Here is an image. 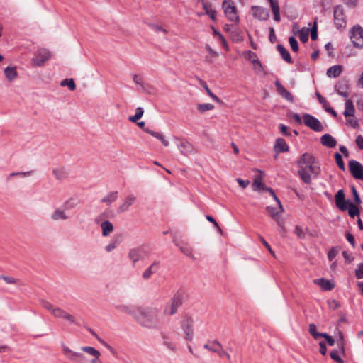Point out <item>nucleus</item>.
I'll return each instance as SVG.
<instances>
[{"mask_svg":"<svg viewBox=\"0 0 363 363\" xmlns=\"http://www.w3.org/2000/svg\"><path fill=\"white\" fill-rule=\"evenodd\" d=\"M350 38L354 47L362 48L363 47V28L359 25L354 26L350 30Z\"/></svg>","mask_w":363,"mask_h":363,"instance_id":"5","label":"nucleus"},{"mask_svg":"<svg viewBox=\"0 0 363 363\" xmlns=\"http://www.w3.org/2000/svg\"><path fill=\"white\" fill-rule=\"evenodd\" d=\"M274 150L276 152L274 157H277V155L281 152H286L289 151V146L286 141L282 138H278L274 145Z\"/></svg>","mask_w":363,"mask_h":363,"instance_id":"16","label":"nucleus"},{"mask_svg":"<svg viewBox=\"0 0 363 363\" xmlns=\"http://www.w3.org/2000/svg\"><path fill=\"white\" fill-rule=\"evenodd\" d=\"M152 86L150 84L145 83V82L141 88V91H143L145 94H152Z\"/></svg>","mask_w":363,"mask_h":363,"instance_id":"63","label":"nucleus"},{"mask_svg":"<svg viewBox=\"0 0 363 363\" xmlns=\"http://www.w3.org/2000/svg\"><path fill=\"white\" fill-rule=\"evenodd\" d=\"M334 156H335V162H336L337 166L339 167V168L341 170L344 171L345 169V164H344L342 155L340 153L336 152V153H335Z\"/></svg>","mask_w":363,"mask_h":363,"instance_id":"48","label":"nucleus"},{"mask_svg":"<svg viewBox=\"0 0 363 363\" xmlns=\"http://www.w3.org/2000/svg\"><path fill=\"white\" fill-rule=\"evenodd\" d=\"M355 276L357 279H363V263L358 265L357 269L355 270Z\"/></svg>","mask_w":363,"mask_h":363,"instance_id":"61","label":"nucleus"},{"mask_svg":"<svg viewBox=\"0 0 363 363\" xmlns=\"http://www.w3.org/2000/svg\"><path fill=\"white\" fill-rule=\"evenodd\" d=\"M295 233L298 238L303 239L305 238L306 233H305L304 230L300 226L297 225L296 227Z\"/></svg>","mask_w":363,"mask_h":363,"instance_id":"64","label":"nucleus"},{"mask_svg":"<svg viewBox=\"0 0 363 363\" xmlns=\"http://www.w3.org/2000/svg\"><path fill=\"white\" fill-rule=\"evenodd\" d=\"M346 123L348 126H350L353 128H357L359 125L357 120L354 117H347L346 119Z\"/></svg>","mask_w":363,"mask_h":363,"instance_id":"54","label":"nucleus"},{"mask_svg":"<svg viewBox=\"0 0 363 363\" xmlns=\"http://www.w3.org/2000/svg\"><path fill=\"white\" fill-rule=\"evenodd\" d=\"M278 94L286 100L291 103L294 102L293 95L285 89V87L280 83L279 80H276L274 82Z\"/></svg>","mask_w":363,"mask_h":363,"instance_id":"14","label":"nucleus"},{"mask_svg":"<svg viewBox=\"0 0 363 363\" xmlns=\"http://www.w3.org/2000/svg\"><path fill=\"white\" fill-rule=\"evenodd\" d=\"M68 218L69 216L65 213V211L64 210H62L61 208L55 209L51 215V219L55 221L60 220H65Z\"/></svg>","mask_w":363,"mask_h":363,"instance_id":"23","label":"nucleus"},{"mask_svg":"<svg viewBox=\"0 0 363 363\" xmlns=\"http://www.w3.org/2000/svg\"><path fill=\"white\" fill-rule=\"evenodd\" d=\"M183 303V296L180 293H177L174 295V296L171 299L170 304L173 308H175L177 310L182 305Z\"/></svg>","mask_w":363,"mask_h":363,"instance_id":"28","label":"nucleus"},{"mask_svg":"<svg viewBox=\"0 0 363 363\" xmlns=\"http://www.w3.org/2000/svg\"><path fill=\"white\" fill-rule=\"evenodd\" d=\"M277 50L281 55L282 58L288 63H291L292 60L289 51L281 44L277 45Z\"/></svg>","mask_w":363,"mask_h":363,"instance_id":"30","label":"nucleus"},{"mask_svg":"<svg viewBox=\"0 0 363 363\" xmlns=\"http://www.w3.org/2000/svg\"><path fill=\"white\" fill-rule=\"evenodd\" d=\"M314 282L320 285L322 289L324 291H330L335 287L334 284H333L330 280H327L323 278L315 279Z\"/></svg>","mask_w":363,"mask_h":363,"instance_id":"22","label":"nucleus"},{"mask_svg":"<svg viewBox=\"0 0 363 363\" xmlns=\"http://www.w3.org/2000/svg\"><path fill=\"white\" fill-rule=\"evenodd\" d=\"M334 23L337 28L340 29L346 26L345 16L342 6H336L333 11Z\"/></svg>","mask_w":363,"mask_h":363,"instance_id":"9","label":"nucleus"},{"mask_svg":"<svg viewBox=\"0 0 363 363\" xmlns=\"http://www.w3.org/2000/svg\"><path fill=\"white\" fill-rule=\"evenodd\" d=\"M321 143L328 147H333L336 145L337 142L335 138H320Z\"/></svg>","mask_w":363,"mask_h":363,"instance_id":"39","label":"nucleus"},{"mask_svg":"<svg viewBox=\"0 0 363 363\" xmlns=\"http://www.w3.org/2000/svg\"><path fill=\"white\" fill-rule=\"evenodd\" d=\"M354 107L351 99H347L345 101V109L344 111V116L347 117H352L354 113Z\"/></svg>","mask_w":363,"mask_h":363,"instance_id":"27","label":"nucleus"},{"mask_svg":"<svg viewBox=\"0 0 363 363\" xmlns=\"http://www.w3.org/2000/svg\"><path fill=\"white\" fill-rule=\"evenodd\" d=\"M101 228L102 229V235L104 236L109 235L110 233L113 230V225L108 220L102 222L101 224Z\"/></svg>","mask_w":363,"mask_h":363,"instance_id":"31","label":"nucleus"},{"mask_svg":"<svg viewBox=\"0 0 363 363\" xmlns=\"http://www.w3.org/2000/svg\"><path fill=\"white\" fill-rule=\"evenodd\" d=\"M314 157L308 153H303L297 161L299 167L308 168L311 174L317 176L319 174L320 170L319 167L314 165Z\"/></svg>","mask_w":363,"mask_h":363,"instance_id":"2","label":"nucleus"},{"mask_svg":"<svg viewBox=\"0 0 363 363\" xmlns=\"http://www.w3.org/2000/svg\"><path fill=\"white\" fill-rule=\"evenodd\" d=\"M352 195L354 196V200L355 203L357 205H359L362 203V201H361V199L358 194V192H357L356 188L354 186L352 187Z\"/></svg>","mask_w":363,"mask_h":363,"instance_id":"60","label":"nucleus"},{"mask_svg":"<svg viewBox=\"0 0 363 363\" xmlns=\"http://www.w3.org/2000/svg\"><path fill=\"white\" fill-rule=\"evenodd\" d=\"M88 331L95 337L96 340L102 344L104 347H106L110 351H113V347L110 346L106 342L102 340L95 332L94 330L91 328H88Z\"/></svg>","mask_w":363,"mask_h":363,"instance_id":"38","label":"nucleus"},{"mask_svg":"<svg viewBox=\"0 0 363 363\" xmlns=\"http://www.w3.org/2000/svg\"><path fill=\"white\" fill-rule=\"evenodd\" d=\"M298 33L300 40L303 43H306L308 40L309 29L302 28Z\"/></svg>","mask_w":363,"mask_h":363,"instance_id":"46","label":"nucleus"},{"mask_svg":"<svg viewBox=\"0 0 363 363\" xmlns=\"http://www.w3.org/2000/svg\"><path fill=\"white\" fill-rule=\"evenodd\" d=\"M160 262L154 261L151 265L143 273L142 277L145 280H148L151 278L152 275L155 274L160 269Z\"/></svg>","mask_w":363,"mask_h":363,"instance_id":"17","label":"nucleus"},{"mask_svg":"<svg viewBox=\"0 0 363 363\" xmlns=\"http://www.w3.org/2000/svg\"><path fill=\"white\" fill-rule=\"evenodd\" d=\"M160 310L154 306H137L134 320L142 327L157 329L160 325Z\"/></svg>","mask_w":363,"mask_h":363,"instance_id":"1","label":"nucleus"},{"mask_svg":"<svg viewBox=\"0 0 363 363\" xmlns=\"http://www.w3.org/2000/svg\"><path fill=\"white\" fill-rule=\"evenodd\" d=\"M146 257V251L142 247L131 249L128 252V257L133 262V265L139 260L144 259Z\"/></svg>","mask_w":363,"mask_h":363,"instance_id":"12","label":"nucleus"},{"mask_svg":"<svg viewBox=\"0 0 363 363\" xmlns=\"http://www.w3.org/2000/svg\"><path fill=\"white\" fill-rule=\"evenodd\" d=\"M170 139L172 143L177 144L182 154L187 155L194 152L193 145L186 138H170Z\"/></svg>","mask_w":363,"mask_h":363,"instance_id":"6","label":"nucleus"},{"mask_svg":"<svg viewBox=\"0 0 363 363\" xmlns=\"http://www.w3.org/2000/svg\"><path fill=\"white\" fill-rule=\"evenodd\" d=\"M0 279H3L8 284H22L20 279L10 276L1 275L0 276Z\"/></svg>","mask_w":363,"mask_h":363,"instance_id":"37","label":"nucleus"},{"mask_svg":"<svg viewBox=\"0 0 363 363\" xmlns=\"http://www.w3.org/2000/svg\"><path fill=\"white\" fill-rule=\"evenodd\" d=\"M335 202L336 206L341 211L347 210V205L351 202L349 199H345V192L340 189L335 195Z\"/></svg>","mask_w":363,"mask_h":363,"instance_id":"10","label":"nucleus"},{"mask_svg":"<svg viewBox=\"0 0 363 363\" xmlns=\"http://www.w3.org/2000/svg\"><path fill=\"white\" fill-rule=\"evenodd\" d=\"M347 206L348 214L351 218H354L356 216L359 215V210L355 204L350 202Z\"/></svg>","mask_w":363,"mask_h":363,"instance_id":"35","label":"nucleus"},{"mask_svg":"<svg viewBox=\"0 0 363 363\" xmlns=\"http://www.w3.org/2000/svg\"><path fill=\"white\" fill-rule=\"evenodd\" d=\"M300 169L298 171V174L300 177L301 179L306 184H311V178L308 173V168L299 167Z\"/></svg>","mask_w":363,"mask_h":363,"instance_id":"26","label":"nucleus"},{"mask_svg":"<svg viewBox=\"0 0 363 363\" xmlns=\"http://www.w3.org/2000/svg\"><path fill=\"white\" fill-rule=\"evenodd\" d=\"M5 77L9 83L13 82L18 77V72L14 66H9L4 69Z\"/></svg>","mask_w":363,"mask_h":363,"instance_id":"20","label":"nucleus"},{"mask_svg":"<svg viewBox=\"0 0 363 363\" xmlns=\"http://www.w3.org/2000/svg\"><path fill=\"white\" fill-rule=\"evenodd\" d=\"M252 11L253 16L260 21H265L269 16V11L261 6H252Z\"/></svg>","mask_w":363,"mask_h":363,"instance_id":"13","label":"nucleus"},{"mask_svg":"<svg viewBox=\"0 0 363 363\" xmlns=\"http://www.w3.org/2000/svg\"><path fill=\"white\" fill-rule=\"evenodd\" d=\"M221 344L217 341L213 340L212 342H209L208 343H206L204 345L203 347L209 351L218 353L219 349L221 347Z\"/></svg>","mask_w":363,"mask_h":363,"instance_id":"29","label":"nucleus"},{"mask_svg":"<svg viewBox=\"0 0 363 363\" xmlns=\"http://www.w3.org/2000/svg\"><path fill=\"white\" fill-rule=\"evenodd\" d=\"M180 325L185 334V340L192 341L194 337V320L193 318L185 314L180 321Z\"/></svg>","mask_w":363,"mask_h":363,"instance_id":"3","label":"nucleus"},{"mask_svg":"<svg viewBox=\"0 0 363 363\" xmlns=\"http://www.w3.org/2000/svg\"><path fill=\"white\" fill-rule=\"evenodd\" d=\"M316 329V325L314 323H311L309 325V333L315 340H318L319 337H321L323 334L322 333L317 332Z\"/></svg>","mask_w":363,"mask_h":363,"instance_id":"42","label":"nucleus"},{"mask_svg":"<svg viewBox=\"0 0 363 363\" xmlns=\"http://www.w3.org/2000/svg\"><path fill=\"white\" fill-rule=\"evenodd\" d=\"M52 314L55 318H63L72 323H75V318L73 315L69 314L65 311L59 307L56 306Z\"/></svg>","mask_w":363,"mask_h":363,"instance_id":"15","label":"nucleus"},{"mask_svg":"<svg viewBox=\"0 0 363 363\" xmlns=\"http://www.w3.org/2000/svg\"><path fill=\"white\" fill-rule=\"evenodd\" d=\"M311 31V38L312 40H315L318 38V26L316 21L314 22L312 28L310 30Z\"/></svg>","mask_w":363,"mask_h":363,"instance_id":"57","label":"nucleus"},{"mask_svg":"<svg viewBox=\"0 0 363 363\" xmlns=\"http://www.w3.org/2000/svg\"><path fill=\"white\" fill-rule=\"evenodd\" d=\"M62 86H68L71 91L76 89V84L73 79H65L60 82Z\"/></svg>","mask_w":363,"mask_h":363,"instance_id":"40","label":"nucleus"},{"mask_svg":"<svg viewBox=\"0 0 363 363\" xmlns=\"http://www.w3.org/2000/svg\"><path fill=\"white\" fill-rule=\"evenodd\" d=\"M349 169L355 179L363 180V166L359 162L356 160L350 161Z\"/></svg>","mask_w":363,"mask_h":363,"instance_id":"11","label":"nucleus"},{"mask_svg":"<svg viewBox=\"0 0 363 363\" xmlns=\"http://www.w3.org/2000/svg\"><path fill=\"white\" fill-rule=\"evenodd\" d=\"M197 110L200 113H204L205 111L213 110L214 108V106L211 104H200L197 105Z\"/></svg>","mask_w":363,"mask_h":363,"instance_id":"43","label":"nucleus"},{"mask_svg":"<svg viewBox=\"0 0 363 363\" xmlns=\"http://www.w3.org/2000/svg\"><path fill=\"white\" fill-rule=\"evenodd\" d=\"M303 121L307 127L314 131L321 132L324 129L323 125L316 118L310 114H303Z\"/></svg>","mask_w":363,"mask_h":363,"instance_id":"7","label":"nucleus"},{"mask_svg":"<svg viewBox=\"0 0 363 363\" xmlns=\"http://www.w3.org/2000/svg\"><path fill=\"white\" fill-rule=\"evenodd\" d=\"M264 191H269V193L272 195V196L274 198V199L277 201V203L279 206V208L281 210V211H284V208L281 203V201L278 199V197L276 196L274 190L270 187H266Z\"/></svg>","mask_w":363,"mask_h":363,"instance_id":"49","label":"nucleus"},{"mask_svg":"<svg viewBox=\"0 0 363 363\" xmlns=\"http://www.w3.org/2000/svg\"><path fill=\"white\" fill-rule=\"evenodd\" d=\"M40 306L43 308H44L45 309H46L47 311H50L51 313H52L54 309L56 307L54 305H52L51 303H50L49 301H45V300L40 301Z\"/></svg>","mask_w":363,"mask_h":363,"instance_id":"47","label":"nucleus"},{"mask_svg":"<svg viewBox=\"0 0 363 363\" xmlns=\"http://www.w3.org/2000/svg\"><path fill=\"white\" fill-rule=\"evenodd\" d=\"M174 242L185 255L190 257L193 260L196 259L192 253V248L188 243L177 242L175 240H174Z\"/></svg>","mask_w":363,"mask_h":363,"instance_id":"18","label":"nucleus"},{"mask_svg":"<svg viewBox=\"0 0 363 363\" xmlns=\"http://www.w3.org/2000/svg\"><path fill=\"white\" fill-rule=\"evenodd\" d=\"M82 350L94 356V357H96V356H100L101 355V353L99 350H96L94 347H89V346H86V347H82Z\"/></svg>","mask_w":363,"mask_h":363,"instance_id":"44","label":"nucleus"},{"mask_svg":"<svg viewBox=\"0 0 363 363\" xmlns=\"http://www.w3.org/2000/svg\"><path fill=\"white\" fill-rule=\"evenodd\" d=\"M55 177L58 180H62L67 177V172L64 168H57L52 170Z\"/></svg>","mask_w":363,"mask_h":363,"instance_id":"34","label":"nucleus"},{"mask_svg":"<svg viewBox=\"0 0 363 363\" xmlns=\"http://www.w3.org/2000/svg\"><path fill=\"white\" fill-rule=\"evenodd\" d=\"M67 358L72 361H79L84 358V355L80 352L72 351L69 355H67Z\"/></svg>","mask_w":363,"mask_h":363,"instance_id":"51","label":"nucleus"},{"mask_svg":"<svg viewBox=\"0 0 363 363\" xmlns=\"http://www.w3.org/2000/svg\"><path fill=\"white\" fill-rule=\"evenodd\" d=\"M342 72V67L341 65H334L330 67L326 72L328 77L336 78L340 75Z\"/></svg>","mask_w":363,"mask_h":363,"instance_id":"24","label":"nucleus"},{"mask_svg":"<svg viewBox=\"0 0 363 363\" xmlns=\"http://www.w3.org/2000/svg\"><path fill=\"white\" fill-rule=\"evenodd\" d=\"M338 251L334 247H333L328 253V257L330 261H332L337 255Z\"/></svg>","mask_w":363,"mask_h":363,"instance_id":"62","label":"nucleus"},{"mask_svg":"<svg viewBox=\"0 0 363 363\" xmlns=\"http://www.w3.org/2000/svg\"><path fill=\"white\" fill-rule=\"evenodd\" d=\"M247 57L249 60H252V62L255 64H258L259 67H261V64H260V62L259 61L258 59H257V55L252 52V51H247Z\"/></svg>","mask_w":363,"mask_h":363,"instance_id":"56","label":"nucleus"},{"mask_svg":"<svg viewBox=\"0 0 363 363\" xmlns=\"http://www.w3.org/2000/svg\"><path fill=\"white\" fill-rule=\"evenodd\" d=\"M328 307L332 310H336L340 307L339 302L335 299L329 300L328 301Z\"/></svg>","mask_w":363,"mask_h":363,"instance_id":"59","label":"nucleus"},{"mask_svg":"<svg viewBox=\"0 0 363 363\" xmlns=\"http://www.w3.org/2000/svg\"><path fill=\"white\" fill-rule=\"evenodd\" d=\"M133 80L135 84L139 85L140 86V89L142 88L143 85L145 84V81H144L143 78L137 74H133Z\"/></svg>","mask_w":363,"mask_h":363,"instance_id":"55","label":"nucleus"},{"mask_svg":"<svg viewBox=\"0 0 363 363\" xmlns=\"http://www.w3.org/2000/svg\"><path fill=\"white\" fill-rule=\"evenodd\" d=\"M225 16L232 22L238 23L239 16L237 13V9L232 0H224L222 4Z\"/></svg>","mask_w":363,"mask_h":363,"instance_id":"4","label":"nucleus"},{"mask_svg":"<svg viewBox=\"0 0 363 363\" xmlns=\"http://www.w3.org/2000/svg\"><path fill=\"white\" fill-rule=\"evenodd\" d=\"M135 197L133 195H128L123 201V203L117 209L118 213H122L127 211L129 207L135 202Z\"/></svg>","mask_w":363,"mask_h":363,"instance_id":"19","label":"nucleus"},{"mask_svg":"<svg viewBox=\"0 0 363 363\" xmlns=\"http://www.w3.org/2000/svg\"><path fill=\"white\" fill-rule=\"evenodd\" d=\"M199 81L201 86L204 88L206 93L210 97H211L215 101L218 103H223V101L211 91V89L208 88L205 82L202 81L201 79H200Z\"/></svg>","mask_w":363,"mask_h":363,"instance_id":"36","label":"nucleus"},{"mask_svg":"<svg viewBox=\"0 0 363 363\" xmlns=\"http://www.w3.org/2000/svg\"><path fill=\"white\" fill-rule=\"evenodd\" d=\"M337 347L341 353L344 354L345 347H344V336L342 332H339V339L337 340Z\"/></svg>","mask_w":363,"mask_h":363,"instance_id":"52","label":"nucleus"},{"mask_svg":"<svg viewBox=\"0 0 363 363\" xmlns=\"http://www.w3.org/2000/svg\"><path fill=\"white\" fill-rule=\"evenodd\" d=\"M330 357L337 363H344L343 360L340 358L337 350H332L330 353Z\"/></svg>","mask_w":363,"mask_h":363,"instance_id":"58","label":"nucleus"},{"mask_svg":"<svg viewBox=\"0 0 363 363\" xmlns=\"http://www.w3.org/2000/svg\"><path fill=\"white\" fill-rule=\"evenodd\" d=\"M262 176H258L252 183V189L254 191H264L267 187L264 183L261 182Z\"/></svg>","mask_w":363,"mask_h":363,"instance_id":"33","label":"nucleus"},{"mask_svg":"<svg viewBox=\"0 0 363 363\" xmlns=\"http://www.w3.org/2000/svg\"><path fill=\"white\" fill-rule=\"evenodd\" d=\"M289 42L291 50L295 52H298V44L296 39L294 37L291 36L289 38Z\"/></svg>","mask_w":363,"mask_h":363,"instance_id":"53","label":"nucleus"},{"mask_svg":"<svg viewBox=\"0 0 363 363\" xmlns=\"http://www.w3.org/2000/svg\"><path fill=\"white\" fill-rule=\"evenodd\" d=\"M267 212L269 213V215L276 220L278 225H281V220L279 217V213H282L283 211H281V210L278 208L272 207V206H267L266 208Z\"/></svg>","mask_w":363,"mask_h":363,"instance_id":"21","label":"nucleus"},{"mask_svg":"<svg viewBox=\"0 0 363 363\" xmlns=\"http://www.w3.org/2000/svg\"><path fill=\"white\" fill-rule=\"evenodd\" d=\"M230 37L232 40L235 42H242L243 40V38L242 36V34L240 31L238 30H234L230 31Z\"/></svg>","mask_w":363,"mask_h":363,"instance_id":"45","label":"nucleus"},{"mask_svg":"<svg viewBox=\"0 0 363 363\" xmlns=\"http://www.w3.org/2000/svg\"><path fill=\"white\" fill-rule=\"evenodd\" d=\"M144 110L141 107H138L135 110V114L132 116H129L128 119L132 122H137L143 116Z\"/></svg>","mask_w":363,"mask_h":363,"instance_id":"41","label":"nucleus"},{"mask_svg":"<svg viewBox=\"0 0 363 363\" xmlns=\"http://www.w3.org/2000/svg\"><path fill=\"white\" fill-rule=\"evenodd\" d=\"M118 192L117 191L110 192L107 196L101 199V202L110 205L111 203L116 201Z\"/></svg>","mask_w":363,"mask_h":363,"instance_id":"32","label":"nucleus"},{"mask_svg":"<svg viewBox=\"0 0 363 363\" xmlns=\"http://www.w3.org/2000/svg\"><path fill=\"white\" fill-rule=\"evenodd\" d=\"M51 56V53L49 50L46 49H40L35 55V57L32 59V62L35 66L43 67Z\"/></svg>","mask_w":363,"mask_h":363,"instance_id":"8","label":"nucleus"},{"mask_svg":"<svg viewBox=\"0 0 363 363\" xmlns=\"http://www.w3.org/2000/svg\"><path fill=\"white\" fill-rule=\"evenodd\" d=\"M177 310L172 306V304H167L164 308V313L167 315H173L176 314Z\"/></svg>","mask_w":363,"mask_h":363,"instance_id":"50","label":"nucleus"},{"mask_svg":"<svg viewBox=\"0 0 363 363\" xmlns=\"http://www.w3.org/2000/svg\"><path fill=\"white\" fill-rule=\"evenodd\" d=\"M120 311L126 313L131 315L134 319L137 311V306H129L125 305H120L116 307Z\"/></svg>","mask_w":363,"mask_h":363,"instance_id":"25","label":"nucleus"}]
</instances>
